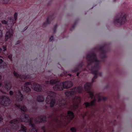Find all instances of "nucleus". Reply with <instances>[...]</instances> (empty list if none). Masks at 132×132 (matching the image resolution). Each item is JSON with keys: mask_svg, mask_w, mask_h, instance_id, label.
Here are the masks:
<instances>
[{"mask_svg": "<svg viewBox=\"0 0 132 132\" xmlns=\"http://www.w3.org/2000/svg\"><path fill=\"white\" fill-rule=\"evenodd\" d=\"M2 85V82H0V87H1Z\"/></svg>", "mask_w": 132, "mask_h": 132, "instance_id": "09e8293b", "label": "nucleus"}, {"mask_svg": "<svg viewBox=\"0 0 132 132\" xmlns=\"http://www.w3.org/2000/svg\"><path fill=\"white\" fill-rule=\"evenodd\" d=\"M15 106L19 109L24 112L23 113H25L27 110V108L24 105L23 106H21L20 104L19 103H16L15 104Z\"/></svg>", "mask_w": 132, "mask_h": 132, "instance_id": "a211bd4d", "label": "nucleus"}, {"mask_svg": "<svg viewBox=\"0 0 132 132\" xmlns=\"http://www.w3.org/2000/svg\"><path fill=\"white\" fill-rule=\"evenodd\" d=\"M83 87L81 86L75 87L66 92L65 94L66 96L71 97L73 95L76 94L77 93H81Z\"/></svg>", "mask_w": 132, "mask_h": 132, "instance_id": "20e7f679", "label": "nucleus"}, {"mask_svg": "<svg viewBox=\"0 0 132 132\" xmlns=\"http://www.w3.org/2000/svg\"><path fill=\"white\" fill-rule=\"evenodd\" d=\"M31 85V83L30 82L27 81L24 84L23 87Z\"/></svg>", "mask_w": 132, "mask_h": 132, "instance_id": "c85d7f7f", "label": "nucleus"}, {"mask_svg": "<svg viewBox=\"0 0 132 132\" xmlns=\"http://www.w3.org/2000/svg\"><path fill=\"white\" fill-rule=\"evenodd\" d=\"M14 75L17 78H19L21 79H25L27 78L26 76L24 75L19 74L14 71L13 72Z\"/></svg>", "mask_w": 132, "mask_h": 132, "instance_id": "f8f14e48", "label": "nucleus"}, {"mask_svg": "<svg viewBox=\"0 0 132 132\" xmlns=\"http://www.w3.org/2000/svg\"><path fill=\"white\" fill-rule=\"evenodd\" d=\"M81 100V98L79 96H76L73 99V105H71L73 109L76 110L79 107V103L80 102Z\"/></svg>", "mask_w": 132, "mask_h": 132, "instance_id": "0eeeda50", "label": "nucleus"}, {"mask_svg": "<svg viewBox=\"0 0 132 132\" xmlns=\"http://www.w3.org/2000/svg\"><path fill=\"white\" fill-rule=\"evenodd\" d=\"M35 86L34 88L35 90L38 92H41L42 90V87L39 84H36L34 85Z\"/></svg>", "mask_w": 132, "mask_h": 132, "instance_id": "412c9836", "label": "nucleus"}, {"mask_svg": "<svg viewBox=\"0 0 132 132\" xmlns=\"http://www.w3.org/2000/svg\"><path fill=\"white\" fill-rule=\"evenodd\" d=\"M3 62V60L1 59H0V64H1Z\"/></svg>", "mask_w": 132, "mask_h": 132, "instance_id": "c03bdc74", "label": "nucleus"}, {"mask_svg": "<svg viewBox=\"0 0 132 132\" xmlns=\"http://www.w3.org/2000/svg\"><path fill=\"white\" fill-rule=\"evenodd\" d=\"M3 120V119L2 118L0 117V122H1Z\"/></svg>", "mask_w": 132, "mask_h": 132, "instance_id": "a18cd8bd", "label": "nucleus"}, {"mask_svg": "<svg viewBox=\"0 0 132 132\" xmlns=\"http://www.w3.org/2000/svg\"><path fill=\"white\" fill-rule=\"evenodd\" d=\"M102 75V73L101 72H98V73H97V77H98V75L101 76Z\"/></svg>", "mask_w": 132, "mask_h": 132, "instance_id": "a19ab883", "label": "nucleus"}, {"mask_svg": "<svg viewBox=\"0 0 132 132\" xmlns=\"http://www.w3.org/2000/svg\"><path fill=\"white\" fill-rule=\"evenodd\" d=\"M28 123H29V126L32 128L31 130V132H37V130L35 128L34 124L31 119Z\"/></svg>", "mask_w": 132, "mask_h": 132, "instance_id": "4468645a", "label": "nucleus"}, {"mask_svg": "<svg viewBox=\"0 0 132 132\" xmlns=\"http://www.w3.org/2000/svg\"><path fill=\"white\" fill-rule=\"evenodd\" d=\"M77 23V22L76 21L73 24V25L71 27L70 29V31H72V30L74 28Z\"/></svg>", "mask_w": 132, "mask_h": 132, "instance_id": "bb28decb", "label": "nucleus"}, {"mask_svg": "<svg viewBox=\"0 0 132 132\" xmlns=\"http://www.w3.org/2000/svg\"><path fill=\"white\" fill-rule=\"evenodd\" d=\"M70 130L72 132H76L77 131L76 128L74 127L71 128L70 129Z\"/></svg>", "mask_w": 132, "mask_h": 132, "instance_id": "7c9ffc66", "label": "nucleus"}, {"mask_svg": "<svg viewBox=\"0 0 132 132\" xmlns=\"http://www.w3.org/2000/svg\"><path fill=\"white\" fill-rule=\"evenodd\" d=\"M13 36V32H10L9 31L6 32L5 37V40L7 41V39L9 38H12Z\"/></svg>", "mask_w": 132, "mask_h": 132, "instance_id": "f3484780", "label": "nucleus"}, {"mask_svg": "<svg viewBox=\"0 0 132 132\" xmlns=\"http://www.w3.org/2000/svg\"><path fill=\"white\" fill-rule=\"evenodd\" d=\"M12 55L11 54L8 56V58L11 61H12Z\"/></svg>", "mask_w": 132, "mask_h": 132, "instance_id": "72a5a7b5", "label": "nucleus"}, {"mask_svg": "<svg viewBox=\"0 0 132 132\" xmlns=\"http://www.w3.org/2000/svg\"><path fill=\"white\" fill-rule=\"evenodd\" d=\"M102 100L105 101H106L107 99V98L106 97L101 96Z\"/></svg>", "mask_w": 132, "mask_h": 132, "instance_id": "e433bc0d", "label": "nucleus"}, {"mask_svg": "<svg viewBox=\"0 0 132 132\" xmlns=\"http://www.w3.org/2000/svg\"><path fill=\"white\" fill-rule=\"evenodd\" d=\"M57 81L55 80H52L50 81H45L46 85L49 84L53 85L55 84V86L53 87L54 90H62L63 89H68L71 87L73 85L72 82L70 81H66L64 82L56 83Z\"/></svg>", "mask_w": 132, "mask_h": 132, "instance_id": "7ed1b4c3", "label": "nucleus"}, {"mask_svg": "<svg viewBox=\"0 0 132 132\" xmlns=\"http://www.w3.org/2000/svg\"><path fill=\"white\" fill-rule=\"evenodd\" d=\"M12 87L11 82L10 81L5 82V88L6 89L8 90H10Z\"/></svg>", "mask_w": 132, "mask_h": 132, "instance_id": "aec40b11", "label": "nucleus"}, {"mask_svg": "<svg viewBox=\"0 0 132 132\" xmlns=\"http://www.w3.org/2000/svg\"><path fill=\"white\" fill-rule=\"evenodd\" d=\"M2 48L3 50V51H5L6 50V47L4 46H2Z\"/></svg>", "mask_w": 132, "mask_h": 132, "instance_id": "4c0bfd02", "label": "nucleus"}, {"mask_svg": "<svg viewBox=\"0 0 132 132\" xmlns=\"http://www.w3.org/2000/svg\"><path fill=\"white\" fill-rule=\"evenodd\" d=\"M51 122L50 124V125L51 124Z\"/></svg>", "mask_w": 132, "mask_h": 132, "instance_id": "69168bd1", "label": "nucleus"}, {"mask_svg": "<svg viewBox=\"0 0 132 132\" xmlns=\"http://www.w3.org/2000/svg\"><path fill=\"white\" fill-rule=\"evenodd\" d=\"M104 47V46H102L99 47L98 48L99 50L101 51L100 54V56L102 59L105 58L106 57V51L103 50Z\"/></svg>", "mask_w": 132, "mask_h": 132, "instance_id": "9d476101", "label": "nucleus"}, {"mask_svg": "<svg viewBox=\"0 0 132 132\" xmlns=\"http://www.w3.org/2000/svg\"><path fill=\"white\" fill-rule=\"evenodd\" d=\"M2 26V24H1L0 23V28Z\"/></svg>", "mask_w": 132, "mask_h": 132, "instance_id": "bf43d9fd", "label": "nucleus"}, {"mask_svg": "<svg viewBox=\"0 0 132 132\" xmlns=\"http://www.w3.org/2000/svg\"><path fill=\"white\" fill-rule=\"evenodd\" d=\"M2 23L4 24H8V21H6L5 20H3L2 21Z\"/></svg>", "mask_w": 132, "mask_h": 132, "instance_id": "2f4dec72", "label": "nucleus"}, {"mask_svg": "<svg viewBox=\"0 0 132 132\" xmlns=\"http://www.w3.org/2000/svg\"><path fill=\"white\" fill-rule=\"evenodd\" d=\"M52 115H50L49 116V117L50 118H51L52 117Z\"/></svg>", "mask_w": 132, "mask_h": 132, "instance_id": "8fccbe9b", "label": "nucleus"}, {"mask_svg": "<svg viewBox=\"0 0 132 132\" xmlns=\"http://www.w3.org/2000/svg\"><path fill=\"white\" fill-rule=\"evenodd\" d=\"M53 36H51L50 38L49 39V41L50 42L53 39Z\"/></svg>", "mask_w": 132, "mask_h": 132, "instance_id": "79ce46f5", "label": "nucleus"}, {"mask_svg": "<svg viewBox=\"0 0 132 132\" xmlns=\"http://www.w3.org/2000/svg\"><path fill=\"white\" fill-rule=\"evenodd\" d=\"M87 129H86L85 131V132H87Z\"/></svg>", "mask_w": 132, "mask_h": 132, "instance_id": "4d7b16f0", "label": "nucleus"}, {"mask_svg": "<svg viewBox=\"0 0 132 132\" xmlns=\"http://www.w3.org/2000/svg\"><path fill=\"white\" fill-rule=\"evenodd\" d=\"M87 60L90 62L87 63L86 67L84 70H87V69L90 71L91 73L94 74V77L92 79V82H87L84 85V88L85 91L89 95V97L92 99L94 96L93 92L90 91V89L93 82L97 78V73L99 69V64L100 61L96 56V55L93 52L87 54L86 56Z\"/></svg>", "mask_w": 132, "mask_h": 132, "instance_id": "f257e3e1", "label": "nucleus"}, {"mask_svg": "<svg viewBox=\"0 0 132 132\" xmlns=\"http://www.w3.org/2000/svg\"><path fill=\"white\" fill-rule=\"evenodd\" d=\"M61 116H62V114H61Z\"/></svg>", "mask_w": 132, "mask_h": 132, "instance_id": "e2e57ef3", "label": "nucleus"}, {"mask_svg": "<svg viewBox=\"0 0 132 132\" xmlns=\"http://www.w3.org/2000/svg\"><path fill=\"white\" fill-rule=\"evenodd\" d=\"M20 43V41L19 40H18L15 43V45H16L19 44Z\"/></svg>", "mask_w": 132, "mask_h": 132, "instance_id": "37998d69", "label": "nucleus"}, {"mask_svg": "<svg viewBox=\"0 0 132 132\" xmlns=\"http://www.w3.org/2000/svg\"><path fill=\"white\" fill-rule=\"evenodd\" d=\"M2 51V49L1 48H0V51Z\"/></svg>", "mask_w": 132, "mask_h": 132, "instance_id": "052dcab7", "label": "nucleus"}, {"mask_svg": "<svg viewBox=\"0 0 132 132\" xmlns=\"http://www.w3.org/2000/svg\"><path fill=\"white\" fill-rule=\"evenodd\" d=\"M31 103L32 109L34 111H36L37 109L36 102L35 101H33L31 102Z\"/></svg>", "mask_w": 132, "mask_h": 132, "instance_id": "4be33fe9", "label": "nucleus"}, {"mask_svg": "<svg viewBox=\"0 0 132 132\" xmlns=\"http://www.w3.org/2000/svg\"><path fill=\"white\" fill-rule=\"evenodd\" d=\"M57 27V25L56 24L54 26V27L53 28V33H55L56 32Z\"/></svg>", "mask_w": 132, "mask_h": 132, "instance_id": "cd10ccee", "label": "nucleus"}, {"mask_svg": "<svg viewBox=\"0 0 132 132\" xmlns=\"http://www.w3.org/2000/svg\"><path fill=\"white\" fill-rule=\"evenodd\" d=\"M54 14H53L51 15H49L48 16L47 19L46 21L44 22L43 24V26L44 27H45L48 24H50L51 23V21L50 20H52V18L54 17Z\"/></svg>", "mask_w": 132, "mask_h": 132, "instance_id": "9b49d317", "label": "nucleus"}, {"mask_svg": "<svg viewBox=\"0 0 132 132\" xmlns=\"http://www.w3.org/2000/svg\"><path fill=\"white\" fill-rule=\"evenodd\" d=\"M9 94L11 95H12L13 94V92L11 91L10 90L9 92Z\"/></svg>", "mask_w": 132, "mask_h": 132, "instance_id": "58836bf2", "label": "nucleus"}, {"mask_svg": "<svg viewBox=\"0 0 132 132\" xmlns=\"http://www.w3.org/2000/svg\"><path fill=\"white\" fill-rule=\"evenodd\" d=\"M58 120V118H57V117H56V122Z\"/></svg>", "mask_w": 132, "mask_h": 132, "instance_id": "603ef678", "label": "nucleus"}, {"mask_svg": "<svg viewBox=\"0 0 132 132\" xmlns=\"http://www.w3.org/2000/svg\"><path fill=\"white\" fill-rule=\"evenodd\" d=\"M126 14H123V13L120 12L116 16L114 22L121 25L126 21Z\"/></svg>", "mask_w": 132, "mask_h": 132, "instance_id": "39448f33", "label": "nucleus"}, {"mask_svg": "<svg viewBox=\"0 0 132 132\" xmlns=\"http://www.w3.org/2000/svg\"><path fill=\"white\" fill-rule=\"evenodd\" d=\"M97 131H98V130H96L95 131H96V132H97Z\"/></svg>", "mask_w": 132, "mask_h": 132, "instance_id": "680f3d73", "label": "nucleus"}, {"mask_svg": "<svg viewBox=\"0 0 132 132\" xmlns=\"http://www.w3.org/2000/svg\"><path fill=\"white\" fill-rule=\"evenodd\" d=\"M79 72H77V75H76L77 76H78L79 75Z\"/></svg>", "mask_w": 132, "mask_h": 132, "instance_id": "3c124183", "label": "nucleus"}, {"mask_svg": "<svg viewBox=\"0 0 132 132\" xmlns=\"http://www.w3.org/2000/svg\"><path fill=\"white\" fill-rule=\"evenodd\" d=\"M2 36V31L0 30V39H1Z\"/></svg>", "mask_w": 132, "mask_h": 132, "instance_id": "ea45409f", "label": "nucleus"}, {"mask_svg": "<svg viewBox=\"0 0 132 132\" xmlns=\"http://www.w3.org/2000/svg\"><path fill=\"white\" fill-rule=\"evenodd\" d=\"M8 21V22L9 21L10 23L13 24L16 22V21L14 22L13 18L12 16H11L9 17V20Z\"/></svg>", "mask_w": 132, "mask_h": 132, "instance_id": "a878e982", "label": "nucleus"}, {"mask_svg": "<svg viewBox=\"0 0 132 132\" xmlns=\"http://www.w3.org/2000/svg\"><path fill=\"white\" fill-rule=\"evenodd\" d=\"M28 28V27L26 26V27H25V28H24V30H26V29H27Z\"/></svg>", "mask_w": 132, "mask_h": 132, "instance_id": "49530a36", "label": "nucleus"}, {"mask_svg": "<svg viewBox=\"0 0 132 132\" xmlns=\"http://www.w3.org/2000/svg\"><path fill=\"white\" fill-rule=\"evenodd\" d=\"M46 116L43 115L40 116H38L35 119L36 123H45L47 122Z\"/></svg>", "mask_w": 132, "mask_h": 132, "instance_id": "1a4fd4ad", "label": "nucleus"}, {"mask_svg": "<svg viewBox=\"0 0 132 132\" xmlns=\"http://www.w3.org/2000/svg\"><path fill=\"white\" fill-rule=\"evenodd\" d=\"M49 92L50 94L47 96L46 102L47 103H50L51 107L53 108L55 103L56 93L52 91H50Z\"/></svg>", "mask_w": 132, "mask_h": 132, "instance_id": "423d86ee", "label": "nucleus"}, {"mask_svg": "<svg viewBox=\"0 0 132 132\" xmlns=\"http://www.w3.org/2000/svg\"><path fill=\"white\" fill-rule=\"evenodd\" d=\"M15 97L16 101L18 102H19L23 101L24 98L20 90L16 91Z\"/></svg>", "mask_w": 132, "mask_h": 132, "instance_id": "6e6552de", "label": "nucleus"}, {"mask_svg": "<svg viewBox=\"0 0 132 132\" xmlns=\"http://www.w3.org/2000/svg\"><path fill=\"white\" fill-rule=\"evenodd\" d=\"M2 78V77L1 75H0V80H1Z\"/></svg>", "mask_w": 132, "mask_h": 132, "instance_id": "864d4df0", "label": "nucleus"}, {"mask_svg": "<svg viewBox=\"0 0 132 132\" xmlns=\"http://www.w3.org/2000/svg\"><path fill=\"white\" fill-rule=\"evenodd\" d=\"M68 75L67 73V72L65 71H64L63 74H62L61 75V76H66Z\"/></svg>", "mask_w": 132, "mask_h": 132, "instance_id": "473e14b6", "label": "nucleus"}, {"mask_svg": "<svg viewBox=\"0 0 132 132\" xmlns=\"http://www.w3.org/2000/svg\"><path fill=\"white\" fill-rule=\"evenodd\" d=\"M1 57V56H0V57Z\"/></svg>", "mask_w": 132, "mask_h": 132, "instance_id": "338daca9", "label": "nucleus"}, {"mask_svg": "<svg viewBox=\"0 0 132 132\" xmlns=\"http://www.w3.org/2000/svg\"><path fill=\"white\" fill-rule=\"evenodd\" d=\"M96 101V99L95 98L94 100L91 101L90 103L85 102L84 103V104L85 105L86 108H87L90 106H95L96 105L95 102Z\"/></svg>", "mask_w": 132, "mask_h": 132, "instance_id": "ddd939ff", "label": "nucleus"}, {"mask_svg": "<svg viewBox=\"0 0 132 132\" xmlns=\"http://www.w3.org/2000/svg\"><path fill=\"white\" fill-rule=\"evenodd\" d=\"M37 101L39 102H43L44 101V98L42 95L38 96L37 98Z\"/></svg>", "mask_w": 132, "mask_h": 132, "instance_id": "5701e85b", "label": "nucleus"}, {"mask_svg": "<svg viewBox=\"0 0 132 132\" xmlns=\"http://www.w3.org/2000/svg\"><path fill=\"white\" fill-rule=\"evenodd\" d=\"M83 63H81L79 64L76 68L73 69L72 71L73 72H77L79 70V69H81L83 66Z\"/></svg>", "mask_w": 132, "mask_h": 132, "instance_id": "6ab92c4d", "label": "nucleus"}, {"mask_svg": "<svg viewBox=\"0 0 132 132\" xmlns=\"http://www.w3.org/2000/svg\"><path fill=\"white\" fill-rule=\"evenodd\" d=\"M114 1H116V0H114Z\"/></svg>", "mask_w": 132, "mask_h": 132, "instance_id": "0e129e2a", "label": "nucleus"}, {"mask_svg": "<svg viewBox=\"0 0 132 132\" xmlns=\"http://www.w3.org/2000/svg\"><path fill=\"white\" fill-rule=\"evenodd\" d=\"M85 126V125H84L82 126V128H84V127Z\"/></svg>", "mask_w": 132, "mask_h": 132, "instance_id": "13d9d810", "label": "nucleus"}, {"mask_svg": "<svg viewBox=\"0 0 132 132\" xmlns=\"http://www.w3.org/2000/svg\"><path fill=\"white\" fill-rule=\"evenodd\" d=\"M59 105L60 106H64L67 104V102L65 99L62 98L59 100Z\"/></svg>", "mask_w": 132, "mask_h": 132, "instance_id": "dca6fc26", "label": "nucleus"}, {"mask_svg": "<svg viewBox=\"0 0 132 132\" xmlns=\"http://www.w3.org/2000/svg\"><path fill=\"white\" fill-rule=\"evenodd\" d=\"M24 91L26 93H29L30 92L31 89H30L28 86L24 87ZM22 88H23L22 87Z\"/></svg>", "mask_w": 132, "mask_h": 132, "instance_id": "393cba45", "label": "nucleus"}, {"mask_svg": "<svg viewBox=\"0 0 132 132\" xmlns=\"http://www.w3.org/2000/svg\"><path fill=\"white\" fill-rule=\"evenodd\" d=\"M86 114H87V112H86L85 113V115L83 116V118H84L85 116L86 115Z\"/></svg>", "mask_w": 132, "mask_h": 132, "instance_id": "de8ad7c7", "label": "nucleus"}, {"mask_svg": "<svg viewBox=\"0 0 132 132\" xmlns=\"http://www.w3.org/2000/svg\"><path fill=\"white\" fill-rule=\"evenodd\" d=\"M102 100L101 96L100 95H99L98 96V102H100Z\"/></svg>", "mask_w": 132, "mask_h": 132, "instance_id": "f704fd0d", "label": "nucleus"}, {"mask_svg": "<svg viewBox=\"0 0 132 132\" xmlns=\"http://www.w3.org/2000/svg\"><path fill=\"white\" fill-rule=\"evenodd\" d=\"M56 109H55L54 110H53V111L54 112H56Z\"/></svg>", "mask_w": 132, "mask_h": 132, "instance_id": "6e6d98bb", "label": "nucleus"}, {"mask_svg": "<svg viewBox=\"0 0 132 132\" xmlns=\"http://www.w3.org/2000/svg\"><path fill=\"white\" fill-rule=\"evenodd\" d=\"M18 15V14L17 13L15 12L14 14V18L15 20V21H16L17 19V16Z\"/></svg>", "mask_w": 132, "mask_h": 132, "instance_id": "c756f323", "label": "nucleus"}, {"mask_svg": "<svg viewBox=\"0 0 132 132\" xmlns=\"http://www.w3.org/2000/svg\"><path fill=\"white\" fill-rule=\"evenodd\" d=\"M68 115L66 117L70 120H72L74 118V115L73 112L69 110L68 111Z\"/></svg>", "mask_w": 132, "mask_h": 132, "instance_id": "2eb2a0df", "label": "nucleus"}, {"mask_svg": "<svg viewBox=\"0 0 132 132\" xmlns=\"http://www.w3.org/2000/svg\"><path fill=\"white\" fill-rule=\"evenodd\" d=\"M68 75H69L70 77L71 76V74L70 73L68 74Z\"/></svg>", "mask_w": 132, "mask_h": 132, "instance_id": "5fc2aeb1", "label": "nucleus"}, {"mask_svg": "<svg viewBox=\"0 0 132 132\" xmlns=\"http://www.w3.org/2000/svg\"><path fill=\"white\" fill-rule=\"evenodd\" d=\"M31 119L27 114L23 113L19 117L11 120L9 122V128H3L2 132H11L12 130H18L19 128L18 123L21 122H28Z\"/></svg>", "mask_w": 132, "mask_h": 132, "instance_id": "f03ea898", "label": "nucleus"}, {"mask_svg": "<svg viewBox=\"0 0 132 132\" xmlns=\"http://www.w3.org/2000/svg\"><path fill=\"white\" fill-rule=\"evenodd\" d=\"M21 128L20 131H22L23 132H26L27 129L26 127L22 124L21 125Z\"/></svg>", "mask_w": 132, "mask_h": 132, "instance_id": "b1692460", "label": "nucleus"}, {"mask_svg": "<svg viewBox=\"0 0 132 132\" xmlns=\"http://www.w3.org/2000/svg\"><path fill=\"white\" fill-rule=\"evenodd\" d=\"M2 2L3 4H6L8 2V0H3Z\"/></svg>", "mask_w": 132, "mask_h": 132, "instance_id": "c9c22d12", "label": "nucleus"}]
</instances>
